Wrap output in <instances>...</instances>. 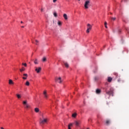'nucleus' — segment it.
Masks as SVG:
<instances>
[{"label": "nucleus", "instance_id": "f257e3e1", "mask_svg": "<svg viewBox=\"0 0 129 129\" xmlns=\"http://www.w3.org/2000/svg\"><path fill=\"white\" fill-rule=\"evenodd\" d=\"M91 0H86L84 4V7L85 10H87L89 8V6H90Z\"/></svg>", "mask_w": 129, "mask_h": 129}, {"label": "nucleus", "instance_id": "f03ea898", "mask_svg": "<svg viewBox=\"0 0 129 129\" xmlns=\"http://www.w3.org/2000/svg\"><path fill=\"white\" fill-rule=\"evenodd\" d=\"M47 121H48V119L42 116V119L40 118V124H44V123H46Z\"/></svg>", "mask_w": 129, "mask_h": 129}, {"label": "nucleus", "instance_id": "7ed1b4c3", "mask_svg": "<svg viewBox=\"0 0 129 129\" xmlns=\"http://www.w3.org/2000/svg\"><path fill=\"white\" fill-rule=\"evenodd\" d=\"M92 29V26L90 24H87L86 33H89Z\"/></svg>", "mask_w": 129, "mask_h": 129}, {"label": "nucleus", "instance_id": "20e7f679", "mask_svg": "<svg viewBox=\"0 0 129 129\" xmlns=\"http://www.w3.org/2000/svg\"><path fill=\"white\" fill-rule=\"evenodd\" d=\"M23 105H24L25 108H27V109L30 108V105L28 104V101L25 100L23 101Z\"/></svg>", "mask_w": 129, "mask_h": 129}, {"label": "nucleus", "instance_id": "39448f33", "mask_svg": "<svg viewBox=\"0 0 129 129\" xmlns=\"http://www.w3.org/2000/svg\"><path fill=\"white\" fill-rule=\"evenodd\" d=\"M41 70H42V68L41 67L35 68V71L37 72V73H40Z\"/></svg>", "mask_w": 129, "mask_h": 129}, {"label": "nucleus", "instance_id": "423d86ee", "mask_svg": "<svg viewBox=\"0 0 129 129\" xmlns=\"http://www.w3.org/2000/svg\"><path fill=\"white\" fill-rule=\"evenodd\" d=\"M55 81L58 82V83H62V80L61 79V77L56 78L55 79Z\"/></svg>", "mask_w": 129, "mask_h": 129}, {"label": "nucleus", "instance_id": "0eeeda50", "mask_svg": "<svg viewBox=\"0 0 129 129\" xmlns=\"http://www.w3.org/2000/svg\"><path fill=\"white\" fill-rule=\"evenodd\" d=\"M74 123L77 126H79V124L81 123V120L75 121Z\"/></svg>", "mask_w": 129, "mask_h": 129}, {"label": "nucleus", "instance_id": "6e6552de", "mask_svg": "<svg viewBox=\"0 0 129 129\" xmlns=\"http://www.w3.org/2000/svg\"><path fill=\"white\" fill-rule=\"evenodd\" d=\"M106 94H108V95H112V96H113V92L112 91L106 92Z\"/></svg>", "mask_w": 129, "mask_h": 129}, {"label": "nucleus", "instance_id": "1a4fd4ad", "mask_svg": "<svg viewBox=\"0 0 129 129\" xmlns=\"http://www.w3.org/2000/svg\"><path fill=\"white\" fill-rule=\"evenodd\" d=\"M9 84H10V85H13L15 84V83H14L13 80L10 79L9 80Z\"/></svg>", "mask_w": 129, "mask_h": 129}, {"label": "nucleus", "instance_id": "9d476101", "mask_svg": "<svg viewBox=\"0 0 129 129\" xmlns=\"http://www.w3.org/2000/svg\"><path fill=\"white\" fill-rule=\"evenodd\" d=\"M23 77L22 78L23 79H24V80H26V79H27V77H28V74H23Z\"/></svg>", "mask_w": 129, "mask_h": 129}, {"label": "nucleus", "instance_id": "9b49d317", "mask_svg": "<svg viewBox=\"0 0 129 129\" xmlns=\"http://www.w3.org/2000/svg\"><path fill=\"white\" fill-rule=\"evenodd\" d=\"M43 95H44V97L45 98H48V95H47V92H46V91H44L43 92Z\"/></svg>", "mask_w": 129, "mask_h": 129}, {"label": "nucleus", "instance_id": "f8f14e48", "mask_svg": "<svg viewBox=\"0 0 129 129\" xmlns=\"http://www.w3.org/2000/svg\"><path fill=\"white\" fill-rule=\"evenodd\" d=\"M96 93H97V94H100V93H101V90L100 89H97L96 90Z\"/></svg>", "mask_w": 129, "mask_h": 129}, {"label": "nucleus", "instance_id": "ddd939ff", "mask_svg": "<svg viewBox=\"0 0 129 129\" xmlns=\"http://www.w3.org/2000/svg\"><path fill=\"white\" fill-rule=\"evenodd\" d=\"M63 18H64V19L66 21H67V20H68V17L67 16V14H63Z\"/></svg>", "mask_w": 129, "mask_h": 129}, {"label": "nucleus", "instance_id": "4468645a", "mask_svg": "<svg viewBox=\"0 0 129 129\" xmlns=\"http://www.w3.org/2000/svg\"><path fill=\"white\" fill-rule=\"evenodd\" d=\"M34 63L36 65H38V64H39V62H38V59L36 58L35 60H34Z\"/></svg>", "mask_w": 129, "mask_h": 129}, {"label": "nucleus", "instance_id": "2eb2a0df", "mask_svg": "<svg viewBox=\"0 0 129 129\" xmlns=\"http://www.w3.org/2000/svg\"><path fill=\"white\" fill-rule=\"evenodd\" d=\"M63 63L64 64V66L66 67V68H68V67H69V64H68V63L66 62H63Z\"/></svg>", "mask_w": 129, "mask_h": 129}, {"label": "nucleus", "instance_id": "dca6fc26", "mask_svg": "<svg viewBox=\"0 0 129 129\" xmlns=\"http://www.w3.org/2000/svg\"><path fill=\"white\" fill-rule=\"evenodd\" d=\"M34 111H35V112L38 113V112H39V111H40V109H39V108H35L34 109Z\"/></svg>", "mask_w": 129, "mask_h": 129}, {"label": "nucleus", "instance_id": "f3484780", "mask_svg": "<svg viewBox=\"0 0 129 129\" xmlns=\"http://www.w3.org/2000/svg\"><path fill=\"white\" fill-rule=\"evenodd\" d=\"M42 62H46V61H47V58L46 57L44 56L42 59Z\"/></svg>", "mask_w": 129, "mask_h": 129}, {"label": "nucleus", "instance_id": "a211bd4d", "mask_svg": "<svg viewBox=\"0 0 129 129\" xmlns=\"http://www.w3.org/2000/svg\"><path fill=\"white\" fill-rule=\"evenodd\" d=\"M107 80H108V82H111L112 80V78L111 77H108Z\"/></svg>", "mask_w": 129, "mask_h": 129}, {"label": "nucleus", "instance_id": "6ab92c4d", "mask_svg": "<svg viewBox=\"0 0 129 129\" xmlns=\"http://www.w3.org/2000/svg\"><path fill=\"white\" fill-rule=\"evenodd\" d=\"M110 123V120H106V124H107V125H108V124H109Z\"/></svg>", "mask_w": 129, "mask_h": 129}, {"label": "nucleus", "instance_id": "aec40b11", "mask_svg": "<svg viewBox=\"0 0 129 129\" xmlns=\"http://www.w3.org/2000/svg\"><path fill=\"white\" fill-rule=\"evenodd\" d=\"M77 116V113H74L72 114L73 117H76Z\"/></svg>", "mask_w": 129, "mask_h": 129}, {"label": "nucleus", "instance_id": "412c9836", "mask_svg": "<svg viewBox=\"0 0 129 129\" xmlns=\"http://www.w3.org/2000/svg\"><path fill=\"white\" fill-rule=\"evenodd\" d=\"M53 16H54V17H55V18H57V17H58V14H57V13L54 12V13H53Z\"/></svg>", "mask_w": 129, "mask_h": 129}, {"label": "nucleus", "instance_id": "4be33fe9", "mask_svg": "<svg viewBox=\"0 0 129 129\" xmlns=\"http://www.w3.org/2000/svg\"><path fill=\"white\" fill-rule=\"evenodd\" d=\"M25 68L22 67L21 69L20 70V72H23V71H25Z\"/></svg>", "mask_w": 129, "mask_h": 129}, {"label": "nucleus", "instance_id": "5701e85b", "mask_svg": "<svg viewBox=\"0 0 129 129\" xmlns=\"http://www.w3.org/2000/svg\"><path fill=\"white\" fill-rule=\"evenodd\" d=\"M16 96L17 97V98H18V99H20L21 97V95H20L19 94H16Z\"/></svg>", "mask_w": 129, "mask_h": 129}, {"label": "nucleus", "instance_id": "b1692460", "mask_svg": "<svg viewBox=\"0 0 129 129\" xmlns=\"http://www.w3.org/2000/svg\"><path fill=\"white\" fill-rule=\"evenodd\" d=\"M25 85L27 86H29L30 85V82H29V81H27L25 83Z\"/></svg>", "mask_w": 129, "mask_h": 129}, {"label": "nucleus", "instance_id": "393cba45", "mask_svg": "<svg viewBox=\"0 0 129 129\" xmlns=\"http://www.w3.org/2000/svg\"><path fill=\"white\" fill-rule=\"evenodd\" d=\"M104 25H105V28L107 29V23L106 22H105Z\"/></svg>", "mask_w": 129, "mask_h": 129}, {"label": "nucleus", "instance_id": "a878e982", "mask_svg": "<svg viewBox=\"0 0 129 129\" xmlns=\"http://www.w3.org/2000/svg\"><path fill=\"white\" fill-rule=\"evenodd\" d=\"M58 26H61L62 23H61V22L58 21Z\"/></svg>", "mask_w": 129, "mask_h": 129}, {"label": "nucleus", "instance_id": "bb28decb", "mask_svg": "<svg viewBox=\"0 0 129 129\" xmlns=\"http://www.w3.org/2000/svg\"><path fill=\"white\" fill-rule=\"evenodd\" d=\"M114 75L116 77H117V76H118V74H117V73H114Z\"/></svg>", "mask_w": 129, "mask_h": 129}, {"label": "nucleus", "instance_id": "cd10ccee", "mask_svg": "<svg viewBox=\"0 0 129 129\" xmlns=\"http://www.w3.org/2000/svg\"><path fill=\"white\" fill-rule=\"evenodd\" d=\"M22 65H24V66H25V67H27V63H22Z\"/></svg>", "mask_w": 129, "mask_h": 129}, {"label": "nucleus", "instance_id": "c85d7f7f", "mask_svg": "<svg viewBox=\"0 0 129 129\" xmlns=\"http://www.w3.org/2000/svg\"><path fill=\"white\" fill-rule=\"evenodd\" d=\"M115 19H116L115 17H114V18L112 17L111 18V20H112L113 21H115Z\"/></svg>", "mask_w": 129, "mask_h": 129}, {"label": "nucleus", "instance_id": "c756f323", "mask_svg": "<svg viewBox=\"0 0 129 129\" xmlns=\"http://www.w3.org/2000/svg\"><path fill=\"white\" fill-rule=\"evenodd\" d=\"M35 42H36V45H38V43H39V41L37 40H35Z\"/></svg>", "mask_w": 129, "mask_h": 129}, {"label": "nucleus", "instance_id": "7c9ffc66", "mask_svg": "<svg viewBox=\"0 0 129 129\" xmlns=\"http://www.w3.org/2000/svg\"><path fill=\"white\" fill-rule=\"evenodd\" d=\"M53 3H55V2H57V0H53Z\"/></svg>", "mask_w": 129, "mask_h": 129}, {"label": "nucleus", "instance_id": "2f4dec72", "mask_svg": "<svg viewBox=\"0 0 129 129\" xmlns=\"http://www.w3.org/2000/svg\"><path fill=\"white\" fill-rule=\"evenodd\" d=\"M1 129H5V128H4V127H1Z\"/></svg>", "mask_w": 129, "mask_h": 129}, {"label": "nucleus", "instance_id": "473e14b6", "mask_svg": "<svg viewBox=\"0 0 129 129\" xmlns=\"http://www.w3.org/2000/svg\"><path fill=\"white\" fill-rule=\"evenodd\" d=\"M41 12H43V9H41Z\"/></svg>", "mask_w": 129, "mask_h": 129}, {"label": "nucleus", "instance_id": "72a5a7b5", "mask_svg": "<svg viewBox=\"0 0 129 129\" xmlns=\"http://www.w3.org/2000/svg\"><path fill=\"white\" fill-rule=\"evenodd\" d=\"M21 24H23V21H21Z\"/></svg>", "mask_w": 129, "mask_h": 129}, {"label": "nucleus", "instance_id": "f704fd0d", "mask_svg": "<svg viewBox=\"0 0 129 129\" xmlns=\"http://www.w3.org/2000/svg\"><path fill=\"white\" fill-rule=\"evenodd\" d=\"M21 28H24V26H21Z\"/></svg>", "mask_w": 129, "mask_h": 129}, {"label": "nucleus", "instance_id": "c9c22d12", "mask_svg": "<svg viewBox=\"0 0 129 129\" xmlns=\"http://www.w3.org/2000/svg\"><path fill=\"white\" fill-rule=\"evenodd\" d=\"M120 32H121L120 30H119V33H120Z\"/></svg>", "mask_w": 129, "mask_h": 129}, {"label": "nucleus", "instance_id": "e433bc0d", "mask_svg": "<svg viewBox=\"0 0 129 129\" xmlns=\"http://www.w3.org/2000/svg\"><path fill=\"white\" fill-rule=\"evenodd\" d=\"M68 2H69V0H67Z\"/></svg>", "mask_w": 129, "mask_h": 129}, {"label": "nucleus", "instance_id": "4c0bfd02", "mask_svg": "<svg viewBox=\"0 0 129 129\" xmlns=\"http://www.w3.org/2000/svg\"><path fill=\"white\" fill-rule=\"evenodd\" d=\"M87 129H89V128H87Z\"/></svg>", "mask_w": 129, "mask_h": 129}, {"label": "nucleus", "instance_id": "58836bf2", "mask_svg": "<svg viewBox=\"0 0 129 129\" xmlns=\"http://www.w3.org/2000/svg\"><path fill=\"white\" fill-rule=\"evenodd\" d=\"M125 2H126V0H125Z\"/></svg>", "mask_w": 129, "mask_h": 129}]
</instances>
